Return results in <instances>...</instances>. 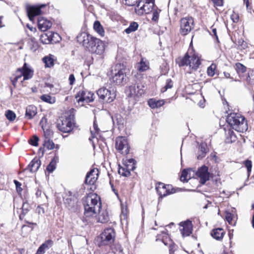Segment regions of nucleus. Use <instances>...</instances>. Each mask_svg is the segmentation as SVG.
I'll list each match as a JSON object with an SVG mask.
<instances>
[{"mask_svg": "<svg viewBox=\"0 0 254 254\" xmlns=\"http://www.w3.org/2000/svg\"><path fill=\"white\" fill-rule=\"evenodd\" d=\"M78 41L91 53L102 55L105 50L104 43L99 39L84 33L78 37Z\"/></svg>", "mask_w": 254, "mask_h": 254, "instance_id": "obj_1", "label": "nucleus"}, {"mask_svg": "<svg viewBox=\"0 0 254 254\" xmlns=\"http://www.w3.org/2000/svg\"><path fill=\"white\" fill-rule=\"evenodd\" d=\"M84 215L86 218L94 216L101 209L100 197L96 193H90L85 198L83 202Z\"/></svg>", "mask_w": 254, "mask_h": 254, "instance_id": "obj_2", "label": "nucleus"}, {"mask_svg": "<svg viewBox=\"0 0 254 254\" xmlns=\"http://www.w3.org/2000/svg\"><path fill=\"white\" fill-rule=\"evenodd\" d=\"M226 121L234 129L238 132H244L248 128L245 118L239 114L232 113L229 114Z\"/></svg>", "mask_w": 254, "mask_h": 254, "instance_id": "obj_3", "label": "nucleus"}, {"mask_svg": "<svg viewBox=\"0 0 254 254\" xmlns=\"http://www.w3.org/2000/svg\"><path fill=\"white\" fill-rule=\"evenodd\" d=\"M127 69L121 64H117L112 70L111 82L115 85H121L126 82Z\"/></svg>", "mask_w": 254, "mask_h": 254, "instance_id": "obj_4", "label": "nucleus"}, {"mask_svg": "<svg viewBox=\"0 0 254 254\" xmlns=\"http://www.w3.org/2000/svg\"><path fill=\"white\" fill-rule=\"evenodd\" d=\"M176 62L180 66L189 65V67L192 70H196L201 64L200 61L197 56L194 54L190 56L188 53L184 57L178 58L176 60Z\"/></svg>", "mask_w": 254, "mask_h": 254, "instance_id": "obj_5", "label": "nucleus"}, {"mask_svg": "<svg viewBox=\"0 0 254 254\" xmlns=\"http://www.w3.org/2000/svg\"><path fill=\"white\" fill-rule=\"evenodd\" d=\"M154 7L153 0H140L136 5L135 10L137 14L142 15L150 13Z\"/></svg>", "mask_w": 254, "mask_h": 254, "instance_id": "obj_6", "label": "nucleus"}, {"mask_svg": "<svg viewBox=\"0 0 254 254\" xmlns=\"http://www.w3.org/2000/svg\"><path fill=\"white\" fill-rule=\"evenodd\" d=\"M100 100L106 103H111L116 98L115 91L113 90H109L105 87H102L97 91Z\"/></svg>", "mask_w": 254, "mask_h": 254, "instance_id": "obj_7", "label": "nucleus"}, {"mask_svg": "<svg viewBox=\"0 0 254 254\" xmlns=\"http://www.w3.org/2000/svg\"><path fill=\"white\" fill-rule=\"evenodd\" d=\"M74 123L70 118L62 117L58 120L57 127L59 130L63 132H70L73 127Z\"/></svg>", "mask_w": 254, "mask_h": 254, "instance_id": "obj_8", "label": "nucleus"}, {"mask_svg": "<svg viewBox=\"0 0 254 254\" xmlns=\"http://www.w3.org/2000/svg\"><path fill=\"white\" fill-rule=\"evenodd\" d=\"M194 20L192 17L183 18L180 21V33L183 35H186L193 28Z\"/></svg>", "mask_w": 254, "mask_h": 254, "instance_id": "obj_9", "label": "nucleus"}, {"mask_svg": "<svg viewBox=\"0 0 254 254\" xmlns=\"http://www.w3.org/2000/svg\"><path fill=\"white\" fill-rule=\"evenodd\" d=\"M115 238V232L112 228L105 229L100 235V245H107L112 243Z\"/></svg>", "mask_w": 254, "mask_h": 254, "instance_id": "obj_10", "label": "nucleus"}, {"mask_svg": "<svg viewBox=\"0 0 254 254\" xmlns=\"http://www.w3.org/2000/svg\"><path fill=\"white\" fill-rule=\"evenodd\" d=\"M140 78L135 79L134 83L129 87V95L130 97L140 96L144 93V86L142 85Z\"/></svg>", "mask_w": 254, "mask_h": 254, "instance_id": "obj_11", "label": "nucleus"}, {"mask_svg": "<svg viewBox=\"0 0 254 254\" xmlns=\"http://www.w3.org/2000/svg\"><path fill=\"white\" fill-rule=\"evenodd\" d=\"M115 146L116 148L123 154H127L129 152V147L125 137H118L116 139Z\"/></svg>", "mask_w": 254, "mask_h": 254, "instance_id": "obj_12", "label": "nucleus"}, {"mask_svg": "<svg viewBox=\"0 0 254 254\" xmlns=\"http://www.w3.org/2000/svg\"><path fill=\"white\" fill-rule=\"evenodd\" d=\"M94 94L84 89L78 91L75 95L76 101L80 102H86L87 103L92 102L94 100Z\"/></svg>", "mask_w": 254, "mask_h": 254, "instance_id": "obj_13", "label": "nucleus"}, {"mask_svg": "<svg viewBox=\"0 0 254 254\" xmlns=\"http://www.w3.org/2000/svg\"><path fill=\"white\" fill-rule=\"evenodd\" d=\"M156 190L158 194L161 197H165L175 192L171 185H165L161 182L158 183L156 184Z\"/></svg>", "mask_w": 254, "mask_h": 254, "instance_id": "obj_14", "label": "nucleus"}, {"mask_svg": "<svg viewBox=\"0 0 254 254\" xmlns=\"http://www.w3.org/2000/svg\"><path fill=\"white\" fill-rule=\"evenodd\" d=\"M45 4H41L37 5H32L27 7V14L29 19L31 21L34 20L36 16L39 15L41 14V9L45 7Z\"/></svg>", "mask_w": 254, "mask_h": 254, "instance_id": "obj_15", "label": "nucleus"}, {"mask_svg": "<svg viewBox=\"0 0 254 254\" xmlns=\"http://www.w3.org/2000/svg\"><path fill=\"white\" fill-rule=\"evenodd\" d=\"M180 231L183 237L189 236L192 231V223L190 220L182 222L180 224Z\"/></svg>", "mask_w": 254, "mask_h": 254, "instance_id": "obj_16", "label": "nucleus"}, {"mask_svg": "<svg viewBox=\"0 0 254 254\" xmlns=\"http://www.w3.org/2000/svg\"><path fill=\"white\" fill-rule=\"evenodd\" d=\"M99 171L98 169H91L86 175L85 183L88 185H94L98 177Z\"/></svg>", "mask_w": 254, "mask_h": 254, "instance_id": "obj_17", "label": "nucleus"}, {"mask_svg": "<svg viewBox=\"0 0 254 254\" xmlns=\"http://www.w3.org/2000/svg\"><path fill=\"white\" fill-rule=\"evenodd\" d=\"M196 175L200 178L201 183L202 184H205L209 178L208 167L205 166H202L198 170L196 173Z\"/></svg>", "mask_w": 254, "mask_h": 254, "instance_id": "obj_18", "label": "nucleus"}, {"mask_svg": "<svg viewBox=\"0 0 254 254\" xmlns=\"http://www.w3.org/2000/svg\"><path fill=\"white\" fill-rule=\"evenodd\" d=\"M64 203L67 208L72 212L75 211L77 209V200L73 197L66 198L64 201Z\"/></svg>", "mask_w": 254, "mask_h": 254, "instance_id": "obj_19", "label": "nucleus"}, {"mask_svg": "<svg viewBox=\"0 0 254 254\" xmlns=\"http://www.w3.org/2000/svg\"><path fill=\"white\" fill-rule=\"evenodd\" d=\"M19 72L20 75L23 76V80H27L31 78L33 75V71L30 69L26 63H25L22 68H18L17 72Z\"/></svg>", "mask_w": 254, "mask_h": 254, "instance_id": "obj_20", "label": "nucleus"}, {"mask_svg": "<svg viewBox=\"0 0 254 254\" xmlns=\"http://www.w3.org/2000/svg\"><path fill=\"white\" fill-rule=\"evenodd\" d=\"M52 25L51 21L44 18V17H40L38 20V28L42 31H46L50 29Z\"/></svg>", "mask_w": 254, "mask_h": 254, "instance_id": "obj_21", "label": "nucleus"}, {"mask_svg": "<svg viewBox=\"0 0 254 254\" xmlns=\"http://www.w3.org/2000/svg\"><path fill=\"white\" fill-rule=\"evenodd\" d=\"M40 165L41 161L35 158L31 161L26 169L29 170L30 172L34 173L37 171Z\"/></svg>", "mask_w": 254, "mask_h": 254, "instance_id": "obj_22", "label": "nucleus"}, {"mask_svg": "<svg viewBox=\"0 0 254 254\" xmlns=\"http://www.w3.org/2000/svg\"><path fill=\"white\" fill-rule=\"evenodd\" d=\"M99 212L97 218V222L101 223H106L109 221V215L108 212L106 210L98 211Z\"/></svg>", "mask_w": 254, "mask_h": 254, "instance_id": "obj_23", "label": "nucleus"}, {"mask_svg": "<svg viewBox=\"0 0 254 254\" xmlns=\"http://www.w3.org/2000/svg\"><path fill=\"white\" fill-rule=\"evenodd\" d=\"M224 234L225 231L224 230L219 228L214 229L211 233V236L217 241H221Z\"/></svg>", "mask_w": 254, "mask_h": 254, "instance_id": "obj_24", "label": "nucleus"}, {"mask_svg": "<svg viewBox=\"0 0 254 254\" xmlns=\"http://www.w3.org/2000/svg\"><path fill=\"white\" fill-rule=\"evenodd\" d=\"M37 107L34 105H29L26 108L25 117L28 119H31L37 114Z\"/></svg>", "mask_w": 254, "mask_h": 254, "instance_id": "obj_25", "label": "nucleus"}, {"mask_svg": "<svg viewBox=\"0 0 254 254\" xmlns=\"http://www.w3.org/2000/svg\"><path fill=\"white\" fill-rule=\"evenodd\" d=\"M46 122V119L43 118L40 122V125L44 131V139H49L53 136V132L50 129L45 128L44 123Z\"/></svg>", "mask_w": 254, "mask_h": 254, "instance_id": "obj_26", "label": "nucleus"}, {"mask_svg": "<svg viewBox=\"0 0 254 254\" xmlns=\"http://www.w3.org/2000/svg\"><path fill=\"white\" fill-rule=\"evenodd\" d=\"M53 242L51 240L46 241L44 243L41 245L35 254H44L45 250L49 249L53 246Z\"/></svg>", "mask_w": 254, "mask_h": 254, "instance_id": "obj_27", "label": "nucleus"}, {"mask_svg": "<svg viewBox=\"0 0 254 254\" xmlns=\"http://www.w3.org/2000/svg\"><path fill=\"white\" fill-rule=\"evenodd\" d=\"M208 151V148L207 144L205 143H201L198 149V151L197 153V159H202L203 158Z\"/></svg>", "mask_w": 254, "mask_h": 254, "instance_id": "obj_28", "label": "nucleus"}, {"mask_svg": "<svg viewBox=\"0 0 254 254\" xmlns=\"http://www.w3.org/2000/svg\"><path fill=\"white\" fill-rule=\"evenodd\" d=\"M163 100H156L154 99H150L148 101L149 106L152 109L158 108L164 104Z\"/></svg>", "mask_w": 254, "mask_h": 254, "instance_id": "obj_29", "label": "nucleus"}, {"mask_svg": "<svg viewBox=\"0 0 254 254\" xmlns=\"http://www.w3.org/2000/svg\"><path fill=\"white\" fill-rule=\"evenodd\" d=\"M130 167L129 164L126 165L125 167H119L118 172L119 174L128 177L130 175Z\"/></svg>", "mask_w": 254, "mask_h": 254, "instance_id": "obj_30", "label": "nucleus"}, {"mask_svg": "<svg viewBox=\"0 0 254 254\" xmlns=\"http://www.w3.org/2000/svg\"><path fill=\"white\" fill-rule=\"evenodd\" d=\"M236 140L237 137L234 131L231 129H229L228 131V132L226 133V137L225 139L226 143H231L235 142Z\"/></svg>", "mask_w": 254, "mask_h": 254, "instance_id": "obj_31", "label": "nucleus"}, {"mask_svg": "<svg viewBox=\"0 0 254 254\" xmlns=\"http://www.w3.org/2000/svg\"><path fill=\"white\" fill-rule=\"evenodd\" d=\"M93 27L94 30L101 36H103L104 35V30L103 29V27L101 25L100 23L98 21H95Z\"/></svg>", "mask_w": 254, "mask_h": 254, "instance_id": "obj_32", "label": "nucleus"}, {"mask_svg": "<svg viewBox=\"0 0 254 254\" xmlns=\"http://www.w3.org/2000/svg\"><path fill=\"white\" fill-rule=\"evenodd\" d=\"M111 252L109 254L112 253L113 254H120L123 251L122 247L120 244L118 243H115L111 246Z\"/></svg>", "mask_w": 254, "mask_h": 254, "instance_id": "obj_33", "label": "nucleus"}, {"mask_svg": "<svg viewBox=\"0 0 254 254\" xmlns=\"http://www.w3.org/2000/svg\"><path fill=\"white\" fill-rule=\"evenodd\" d=\"M50 32L42 34L40 36L41 42L44 44H47L51 43L52 39L50 38Z\"/></svg>", "mask_w": 254, "mask_h": 254, "instance_id": "obj_34", "label": "nucleus"}, {"mask_svg": "<svg viewBox=\"0 0 254 254\" xmlns=\"http://www.w3.org/2000/svg\"><path fill=\"white\" fill-rule=\"evenodd\" d=\"M138 27V24L137 22H132L130 23L128 27L125 30V32L127 34H129L131 32L135 31Z\"/></svg>", "mask_w": 254, "mask_h": 254, "instance_id": "obj_35", "label": "nucleus"}, {"mask_svg": "<svg viewBox=\"0 0 254 254\" xmlns=\"http://www.w3.org/2000/svg\"><path fill=\"white\" fill-rule=\"evenodd\" d=\"M40 99L43 101L50 104H53L56 102L55 98H53L50 95L48 94H44L42 95L40 97Z\"/></svg>", "mask_w": 254, "mask_h": 254, "instance_id": "obj_36", "label": "nucleus"}, {"mask_svg": "<svg viewBox=\"0 0 254 254\" xmlns=\"http://www.w3.org/2000/svg\"><path fill=\"white\" fill-rule=\"evenodd\" d=\"M43 145L48 149L50 150L54 149L55 147V144L51 138L44 139Z\"/></svg>", "mask_w": 254, "mask_h": 254, "instance_id": "obj_37", "label": "nucleus"}, {"mask_svg": "<svg viewBox=\"0 0 254 254\" xmlns=\"http://www.w3.org/2000/svg\"><path fill=\"white\" fill-rule=\"evenodd\" d=\"M235 69L238 73H243L246 71L247 67L243 64L237 63L235 65Z\"/></svg>", "mask_w": 254, "mask_h": 254, "instance_id": "obj_38", "label": "nucleus"}, {"mask_svg": "<svg viewBox=\"0 0 254 254\" xmlns=\"http://www.w3.org/2000/svg\"><path fill=\"white\" fill-rule=\"evenodd\" d=\"M43 61L45 64V66L51 67L54 64V59L51 57H45L43 58Z\"/></svg>", "mask_w": 254, "mask_h": 254, "instance_id": "obj_39", "label": "nucleus"}, {"mask_svg": "<svg viewBox=\"0 0 254 254\" xmlns=\"http://www.w3.org/2000/svg\"><path fill=\"white\" fill-rule=\"evenodd\" d=\"M188 171L192 172V173H194V171H192V169H189L187 170L184 169L182 171L181 176L180 177V180L181 181L184 182L188 181Z\"/></svg>", "mask_w": 254, "mask_h": 254, "instance_id": "obj_40", "label": "nucleus"}, {"mask_svg": "<svg viewBox=\"0 0 254 254\" xmlns=\"http://www.w3.org/2000/svg\"><path fill=\"white\" fill-rule=\"evenodd\" d=\"M162 235H163V237H161V235L159 234L156 236V241H158L161 240L165 245H167V243L165 242V239L168 238V234L167 233V230H165L162 232Z\"/></svg>", "mask_w": 254, "mask_h": 254, "instance_id": "obj_41", "label": "nucleus"}, {"mask_svg": "<svg viewBox=\"0 0 254 254\" xmlns=\"http://www.w3.org/2000/svg\"><path fill=\"white\" fill-rule=\"evenodd\" d=\"M112 121L114 125L115 124L117 125L123 124V119L120 115H116L114 117H112Z\"/></svg>", "mask_w": 254, "mask_h": 254, "instance_id": "obj_42", "label": "nucleus"}, {"mask_svg": "<svg viewBox=\"0 0 254 254\" xmlns=\"http://www.w3.org/2000/svg\"><path fill=\"white\" fill-rule=\"evenodd\" d=\"M50 34L51 35L50 38L52 39V40L51 41V43H56L59 42L61 40V37L57 33L50 32Z\"/></svg>", "mask_w": 254, "mask_h": 254, "instance_id": "obj_43", "label": "nucleus"}, {"mask_svg": "<svg viewBox=\"0 0 254 254\" xmlns=\"http://www.w3.org/2000/svg\"><path fill=\"white\" fill-rule=\"evenodd\" d=\"M93 128L94 130L91 129L90 132L92 135V137L95 138L96 137V134H97L100 130V129L98 127V125L96 121H94L93 123Z\"/></svg>", "mask_w": 254, "mask_h": 254, "instance_id": "obj_44", "label": "nucleus"}, {"mask_svg": "<svg viewBox=\"0 0 254 254\" xmlns=\"http://www.w3.org/2000/svg\"><path fill=\"white\" fill-rule=\"evenodd\" d=\"M148 68V65L144 62L142 60H141L140 63L138 64L137 65V69L139 71H144L146 70Z\"/></svg>", "mask_w": 254, "mask_h": 254, "instance_id": "obj_45", "label": "nucleus"}, {"mask_svg": "<svg viewBox=\"0 0 254 254\" xmlns=\"http://www.w3.org/2000/svg\"><path fill=\"white\" fill-rule=\"evenodd\" d=\"M216 67V64H212L207 68V72L209 76L212 77L214 75Z\"/></svg>", "mask_w": 254, "mask_h": 254, "instance_id": "obj_46", "label": "nucleus"}, {"mask_svg": "<svg viewBox=\"0 0 254 254\" xmlns=\"http://www.w3.org/2000/svg\"><path fill=\"white\" fill-rule=\"evenodd\" d=\"M173 82L170 79H167L166 82V85L164 87L161 89V91L164 92L167 91L168 89L171 88L173 87Z\"/></svg>", "mask_w": 254, "mask_h": 254, "instance_id": "obj_47", "label": "nucleus"}, {"mask_svg": "<svg viewBox=\"0 0 254 254\" xmlns=\"http://www.w3.org/2000/svg\"><path fill=\"white\" fill-rule=\"evenodd\" d=\"M5 115L6 118L9 121H14L16 118V115H15V113L10 110H8V111H6Z\"/></svg>", "mask_w": 254, "mask_h": 254, "instance_id": "obj_48", "label": "nucleus"}, {"mask_svg": "<svg viewBox=\"0 0 254 254\" xmlns=\"http://www.w3.org/2000/svg\"><path fill=\"white\" fill-rule=\"evenodd\" d=\"M161 11L160 10L156 9L155 7L153 8V10L152 12H153V16L152 18V20L154 21L157 22L159 17V13Z\"/></svg>", "mask_w": 254, "mask_h": 254, "instance_id": "obj_49", "label": "nucleus"}, {"mask_svg": "<svg viewBox=\"0 0 254 254\" xmlns=\"http://www.w3.org/2000/svg\"><path fill=\"white\" fill-rule=\"evenodd\" d=\"M234 217V215L231 213H227L226 215V219L231 225H234L235 223V222L233 221Z\"/></svg>", "mask_w": 254, "mask_h": 254, "instance_id": "obj_50", "label": "nucleus"}, {"mask_svg": "<svg viewBox=\"0 0 254 254\" xmlns=\"http://www.w3.org/2000/svg\"><path fill=\"white\" fill-rule=\"evenodd\" d=\"M125 4L128 6H134L137 5L140 0H124Z\"/></svg>", "mask_w": 254, "mask_h": 254, "instance_id": "obj_51", "label": "nucleus"}, {"mask_svg": "<svg viewBox=\"0 0 254 254\" xmlns=\"http://www.w3.org/2000/svg\"><path fill=\"white\" fill-rule=\"evenodd\" d=\"M56 169V162L52 160L47 167V171L50 172H53Z\"/></svg>", "mask_w": 254, "mask_h": 254, "instance_id": "obj_52", "label": "nucleus"}, {"mask_svg": "<svg viewBox=\"0 0 254 254\" xmlns=\"http://www.w3.org/2000/svg\"><path fill=\"white\" fill-rule=\"evenodd\" d=\"M238 46L241 50L246 49L248 48V44L243 39H240L238 41Z\"/></svg>", "mask_w": 254, "mask_h": 254, "instance_id": "obj_53", "label": "nucleus"}, {"mask_svg": "<svg viewBox=\"0 0 254 254\" xmlns=\"http://www.w3.org/2000/svg\"><path fill=\"white\" fill-rule=\"evenodd\" d=\"M244 165L247 169L248 175H250V173L252 170V161L249 160H247L244 162Z\"/></svg>", "mask_w": 254, "mask_h": 254, "instance_id": "obj_54", "label": "nucleus"}, {"mask_svg": "<svg viewBox=\"0 0 254 254\" xmlns=\"http://www.w3.org/2000/svg\"><path fill=\"white\" fill-rule=\"evenodd\" d=\"M29 205L26 202H23L22 207V213L24 215H25L28 211H29Z\"/></svg>", "mask_w": 254, "mask_h": 254, "instance_id": "obj_55", "label": "nucleus"}, {"mask_svg": "<svg viewBox=\"0 0 254 254\" xmlns=\"http://www.w3.org/2000/svg\"><path fill=\"white\" fill-rule=\"evenodd\" d=\"M246 81L250 84H254V74H249L246 78Z\"/></svg>", "mask_w": 254, "mask_h": 254, "instance_id": "obj_56", "label": "nucleus"}, {"mask_svg": "<svg viewBox=\"0 0 254 254\" xmlns=\"http://www.w3.org/2000/svg\"><path fill=\"white\" fill-rule=\"evenodd\" d=\"M135 161L133 159H129L127 160V163H129L128 164L129 165L130 169H131L132 171L134 170V169L135 168Z\"/></svg>", "mask_w": 254, "mask_h": 254, "instance_id": "obj_57", "label": "nucleus"}, {"mask_svg": "<svg viewBox=\"0 0 254 254\" xmlns=\"http://www.w3.org/2000/svg\"><path fill=\"white\" fill-rule=\"evenodd\" d=\"M176 245L174 243H171L169 245V253L170 254H174V252L176 249Z\"/></svg>", "mask_w": 254, "mask_h": 254, "instance_id": "obj_58", "label": "nucleus"}, {"mask_svg": "<svg viewBox=\"0 0 254 254\" xmlns=\"http://www.w3.org/2000/svg\"><path fill=\"white\" fill-rule=\"evenodd\" d=\"M39 138L37 136H34L30 140V143L33 146H37Z\"/></svg>", "mask_w": 254, "mask_h": 254, "instance_id": "obj_59", "label": "nucleus"}, {"mask_svg": "<svg viewBox=\"0 0 254 254\" xmlns=\"http://www.w3.org/2000/svg\"><path fill=\"white\" fill-rule=\"evenodd\" d=\"M231 17L232 20H233V21L234 22H237L238 21L239 19V16L237 13L234 12L231 15Z\"/></svg>", "mask_w": 254, "mask_h": 254, "instance_id": "obj_60", "label": "nucleus"}, {"mask_svg": "<svg viewBox=\"0 0 254 254\" xmlns=\"http://www.w3.org/2000/svg\"><path fill=\"white\" fill-rule=\"evenodd\" d=\"M121 217H124V219H126L127 217V208L126 206L125 207H122V214Z\"/></svg>", "mask_w": 254, "mask_h": 254, "instance_id": "obj_61", "label": "nucleus"}, {"mask_svg": "<svg viewBox=\"0 0 254 254\" xmlns=\"http://www.w3.org/2000/svg\"><path fill=\"white\" fill-rule=\"evenodd\" d=\"M75 79L74 75L73 74H70L69 78H68V81L70 85H72L75 82Z\"/></svg>", "mask_w": 254, "mask_h": 254, "instance_id": "obj_62", "label": "nucleus"}, {"mask_svg": "<svg viewBox=\"0 0 254 254\" xmlns=\"http://www.w3.org/2000/svg\"><path fill=\"white\" fill-rule=\"evenodd\" d=\"M213 3L217 6H222L223 3V0H212Z\"/></svg>", "mask_w": 254, "mask_h": 254, "instance_id": "obj_63", "label": "nucleus"}, {"mask_svg": "<svg viewBox=\"0 0 254 254\" xmlns=\"http://www.w3.org/2000/svg\"><path fill=\"white\" fill-rule=\"evenodd\" d=\"M14 184L15 185V186H16L17 190H21L22 189L20 188V186L21 185V183H19L18 181H17L16 180H14Z\"/></svg>", "mask_w": 254, "mask_h": 254, "instance_id": "obj_64", "label": "nucleus"}]
</instances>
